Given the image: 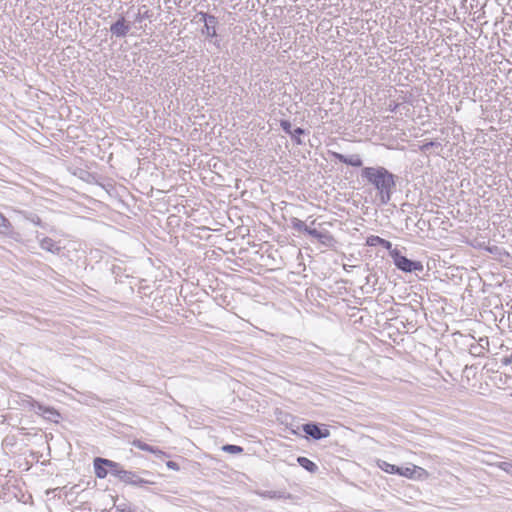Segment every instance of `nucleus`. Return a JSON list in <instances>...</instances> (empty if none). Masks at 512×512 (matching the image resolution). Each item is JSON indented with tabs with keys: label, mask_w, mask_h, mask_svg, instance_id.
I'll list each match as a JSON object with an SVG mask.
<instances>
[{
	"label": "nucleus",
	"mask_w": 512,
	"mask_h": 512,
	"mask_svg": "<svg viewBox=\"0 0 512 512\" xmlns=\"http://www.w3.org/2000/svg\"><path fill=\"white\" fill-rule=\"evenodd\" d=\"M361 177L375 188L381 204L386 205L391 201L396 189V175L383 166H375L364 167L361 170Z\"/></svg>",
	"instance_id": "obj_1"
},
{
	"label": "nucleus",
	"mask_w": 512,
	"mask_h": 512,
	"mask_svg": "<svg viewBox=\"0 0 512 512\" xmlns=\"http://www.w3.org/2000/svg\"><path fill=\"white\" fill-rule=\"evenodd\" d=\"M391 258L396 268L402 272L412 273L423 272L424 270L422 262L408 259L406 256L402 255L397 248L391 251Z\"/></svg>",
	"instance_id": "obj_2"
},
{
	"label": "nucleus",
	"mask_w": 512,
	"mask_h": 512,
	"mask_svg": "<svg viewBox=\"0 0 512 512\" xmlns=\"http://www.w3.org/2000/svg\"><path fill=\"white\" fill-rule=\"evenodd\" d=\"M199 21L204 22V27L201 30L202 35H205L206 38L214 39L212 42L217 47L220 48V40L218 39V34L216 27L219 23L218 18L214 15L208 14L206 12H199Z\"/></svg>",
	"instance_id": "obj_3"
},
{
	"label": "nucleus",
	"mask_w": 512,
	"mask_h": 512,
	"mask_svg": "<svg viewBox=\"0 0 512 512\" xmlns=\"http://www.w3.org/2000/svg\"><path fill=\"white\" fill-rule=\"evenodd\" d=\"M302 430L305 434L314 440L327 438L330 435L328 429L322 428L321 425L316 423H306L302 425Z\"/></svg>",
	"instance_id": "obj_4"
},
{
	"label": "nucleus",
	"mask_w": 512,
	"mask_h": 512,
	"mask_svg": "<svg viewBox=\"0 0 512 512\" xmlns=\"http://www.w3.org/2000/svg\"><path fill=\"white\" fill-rule=\"evenodd\" d=\"M130 28V23L126 21L123 15H121L118 20L110 26V32L112 36L123 38L127 36Z\"/></svg>",
	"instance_id": "obj_5"
},
{
	"label": "nucleus",
	"mask_w": 512,
	"mask_h": 512,
	"mask_svg": "<svg viewBox=\"0 0 512 512\" xmlns=\"http://www.w3.org/2000/svg\"><path fill=\"white\" fill-rule=\"evenodd\" d=\"M330 154L334 159H336L339 162L344 163L346 165H350L353 167H361L363 165V161H362L360 155H358V154L346 156L341 153L332 152V151H330Z\"/></svg>",
	"instance_id": "obj_6"
},
{
	"label": "nucleus",
	"mask_w": 512,
	"mask_h": 512,
	"mask_svg": "<svg viewBox=\"0 0 512 512\" xmlns=\"http://www.w3.org/2000/svg\"><path fill=\"white\" fill-rule=\"evenodd\" d=\"M120 481L125 484L134 485V486H143L145 484L150 483V481L141 478L138 474L132 471L124 470L119 478Z\"/></svg>",
	"instance_id": "obj_7"
},
{
	"label": "nucleus",
	"mask_w": 512,
	"mask_h": 512,
	"mask_svg": "<svg viewBox=\"0 0 512 512\" xmlns=\"http://www.w3.org/2000/svg\"><path fill=\"white\" fill-rule=\"evenodd\" d=\"M94 471L97 478L104 479L108 473V466H112L109 463V459L96 457L93 461Z\"/></svg>",
	"instance_id": "obj_8"
},
{
	"label": "nucleus",
	"mask_w": 512,
	"mask_h": 512,
	"mask_svg": "<svg viewBox=\"0 0 512 512\" xmlns=\"http://www.w3.org/2000/svg\"><path fill=\"white\" fill-rule=\"evenodd\" d=\"M36 413L53 423H58L61 418L60 413L55 408L44 406L43 404L42 406H38V411H36Z\"/></svg>",
	"instance_id": "obj_9"
},
{
	"label": "nucleus",
	"mask_w": 512,
	"mask_h": 512,
	"mask_svg": "<svg viewBox=\"0 0 512 512\" xmlns=\"http://www.w3.org/2000/svg\"><path fill=\"white\" fill-rule=\"evenodd\" d=\"M0 234L14 240H17L19 237V233L15 232L10 221L2 213H0Z\"/></svg>",
	"instance_id": "obj_10"
},
{
	"label": "nucleus",
	"mask_w": 512,
	"mask_h": 512,
	"mask_svg": "<svg viewBox=\"0 0 512 512\" xmlns=\"http://www.w3.org/2000/svg\"><path fill=\"white\" fill-rule=\"evenodd\" d=\"M40 247L52 254L58 255L61 252V247L50 237H43L39 241Z\"/></svg>",
	"instance_id": "obj_11"
},
{
	"label": "nucleus",
	"mask_w": 512,
	"mask_h": 512,
	"mask_svg": "<svg viewBox=\"0 0 512 512\" xmlns=\"http://www.w3.org/2000/svg\"><path fill=\"white\" fill-rule=\"evenodd\" d=\"M297 462L302 468L310 473H315L318 470V466L307 457L299 456L297 458Z\"/></svg>",
	"instance_id": "obj_12"
},
{
	"label": "nucleus",
	"mask_w": 512,
	"mask_h": 512,
	"mask_svg": "<svg viewBox=\"0 0 512 512\" xmlns=\"http://www.w3.org/2000/svg\"><path fill=\"white\" fill-rule=\"evenodd\" d=\"M132 445L142 451L150 452L153 454H163V452L161 450H159L158 448L151 446L141 440H134L132 442Z\"/></svg>",
	"instance_id": "obj_13"
},
{
	"label": "nucleus",
	"mask_w": 512,
	"mask_h": 512,
	"mask_svg": "<svg viewBox=\"0 0 512 512\" xmlns=\"http://www.w3.org/2000/svg\"><path fill=\"white\" fill-rule=\"evenodd\" d=\"M482 342H485L486 345L489 344V341H488V338H480L479 340V343L478 344H472L470 346V353L473 355V356H478V357H482L484 356V350H485V347L484 345H482Z\"/></svg>",
	"instance_id": "obj_14"
},
{
	"label": "nucleus",
	"mask_w": 512,
	"mask_h": 512,
	"mask_svg": "<svg viewBox=\"0 0 512 512\" xmlns=\"http://www.w3.org/2000/svg\"><path fill=\"white\" fill-rule=\"evenodd\" d=\"M257 494L262 498L267 499H282L290 497V495L286 496V493L283 491H272V490H265V491H259Z\"/></svg>",
	"instance_id": "obj_15"
},
{
	"label": "nucleus",
	"mask_w": 512,
	"mask_h": 512,
	"mask_svg": "<svg viewBox=\"0 0 512 512\" xmlns=\"http://www.w3.org/2000/svg\"><path fill=\"white\" fill-rule=\"evenodd\" d=\"M377 466L382 471L389 473V474H397L399 472V466H396L394 464H390L387 461L384 460H378Z\"/></svg>",
	"instance_id": "obj_16"
},
{
	"label": "nucleus",
	"mask_w": 512,
	"mask_h": 512,
	"mask_svg": "<svg viewBox=\"0 0 512 512\" xmlns=\"http://www.w3.org/2000/svg\"><path fill=\"white\" fill-rule=\"evenodd\" d=\"M153 16L152 12L146 8L145 5L138 9V13L135 15L134 22H142L145 19H150Z\"/></svg>",
	"instance_id": "obj_17"
},
{
	"label": "nucleus",
	"mask_w": 512,
	"mask_h": 512,
	"mask_svg": "<svg viewBox=\"0 0 512 512\" xmlns=\"http://www.w3.org/2000/svg\"><path fill=\"white\" fill-rule=\"evenodd\" d=\"M22 405L24 408L29 410L38 411V406H42L41 403L37 402L31 396H26L25 399L22 400Z\"/></svg>",
	"instance_id": "obj_18"
},
{
	"label": "nucleus",
	"mask_w": 512,
	"mask_h": 512,
	"mask_svg": "<svg viewBox=\"0 0 512 512\" xmlns=\"http://www.w3.org/2000/svg\"><path fill=\"white\" fill-rule=\"evenodd\" d=\"M416 466L412 467H399V472L397 475L406 477L408 479H414L415 478V472H416Z\"/></svg>",
	"instance_id": "obj_19"
},
{
	"label": "nucleus",
	"mask_w": 512,
	"mask_h": 512,
	"mask_svg": "<svg viewBox=\"0 0 512 512\" xmlns=\"http://www.w3.org/2000/svg\"><path fill=\"white\" fill-rule=\"evenodd\" d=\"M109 463L113 466H108L109 473H111L113 476L120 478L122 472L124 471L123 467L120 463L109 460Z\"/></svg>",
	"instance_id": "obj_20"
},
{
	"label": "nucleus",
	"mask_w": 512,
	"mask_h": 512,
	"mask_svg": "<svg viewBox=\"0 0 512 512\" xmlns=\"http://www.w3.org/2000/svg\"><path fill=\"white\" fill-rule=\"evenodd\" d=\"M305 130L301 127H297L293 130L292 134L290 135L293 142L297 145H302L303 141L301 140L300 136L305 134Z\"/></svg>",
	"instance_id": "obj_21"
},
{
	"label": "nucleus",
	"mask_w": 512,
	"mask_h": 512,
	"mask_svg": "<svg viewBox=\"0 0 512 512\" xmlns=\"http://www.w3.org/2000/svg\"><path fill=\"white\" fill-rule=\"evenodd\" d=\"M291 226L294 230H296L298 232H303V233H305L306 228H307V225L305 224V222H303L302 220L295 218V217L291 219Z\"/></svg>",
	"instance_id": "obj_22"
},
{
	"label": "nucleus",
	"mask_w": 512,
	"mask_h": 512,
	"mask_svg": "<svg viewBox=\"0 0 512 512\" xmlns=\"http://www.w3.org/2000/svg\"><path fill=\"white\" fill-rule=\"evenodd\" d=\"M439 147H442L440 142L429 141V142H426L423 145H421L419 149L422 153H426L432 148H439Z\"/></svg>",
	"instance_id": "obj_23"
},
{
	"label": "nucleus",
	"mask_w": 512,
	"mask_h": 512,
	"mask_svg": "<svg viewBox=\"0 0 512 512\" xmlns=\"http://www.w3.org/2000/svg\"><path fill=\"white\" fill-rule=\"evenodd\" d=\"M222 450L232 454H240L243 452V448L238 445L227 444L222 447Z\"/></svg>",
	"instance_id": "obj_24"
},
{
	"label": "nucleus",
	"mask_w": 512,
	"mask_h": 512,
	"mask_svg": "<svg viewBox=\"0 0 512 512\" xmlns=\"http://www.w3.org/2000/svg\"><path fill=\"white\" fill-rule=\"evenodd\" d=\"M382 240L383 238L377 235H370L366 238V245L370 247L381 245Z\"/></svg>",
	"instance_id": "obj_25"
},
{
	"label": "nucleus",
	"mask_w": 512,
	"mask_h": 512,
	"mask_svg": "<svg viewBox=\"0 0 512 512\" xmlns=\"http://www.w3.org/2000/svg\"><path fill=\"white\" fill-rule=\"evenodd\" d=\"M306 234L318 239V238H327V236L325 235V233L321 232V231H318L317 229H314V228H310L307 226L306 228V231H305Z\"/></svg>",
	"instance_id": "obj_26"
},
{
	"label": "nucleus",
	"mask_w": 512,
	"mask_h": 512,
	"mask_svg": "<svg viewBox=\"0 0 512 512\" xmlns=\"http://www.w3.org/2000/svg\"><path fill=\"white\" fill-rule=\"evenodd\" d=\"M280 126L285 133H287L289 135L292 134L293 130H292V125H291L290 121H288L286 119H282V120H280Z\"/></svg>",
	"instance_id": "obj_27"
},
{
	"label": "nucleus",
	"mask_w": 512,
	"mask_h": 512,
	"mask_svg": "<svg viewBox=\"0 0 512 512\" xmlns=\"http://www.w3.org/2000/svg\"><path fill=\"white\" fill-rule=\"evenodd\" d=\"M499 468L503 471H505L507 474L512 476V463L510 462H501L499 465Z\"/></svg>",
	"instance_id": "obj_28"
},
{
	"label": "nucleus",
	"mask_w": 512,
	"mask_h": 512,
	"mask_svg": "<svg viewBox=\"0 0 512 512\" xmlns=\"http://www.w3.org/2000/svg\"><path fill=\"white\" fill-rule=\"evenodd\" d=\"M502 366H511L512 365V352L508 355H505L500 360Z\"/></svg>",
	"instance_id": "obj_29"
},
{
	"label": "nucleus",
	"mask_w": 512,
	"mask_h": 512,
	"mask_svg": "<svg viewBox=\"0 0 512 512\" xmlns=\"http://www.w3.org/2000/svg\"><path fill=\"white\" fill-rule=\"evenodd\" d=\"M324 233L327 236V238H318V240L320 243L324 245H329L332 241H334V238L329 232L325 231Z\"/></svg>",
	"instance_id": "obj_30"
},
{
	"label": "nucleus",
	"mask_w": 512,
	"mask_h": 512,
	"mask_svg": "<svg viewBox=\"0 0 512 512\" xmlns=\"http://www.w3.org/2000/svg\"><path fill=\"white\" fill-rule=\"evenodd\" d=\"M383 248L389 251V255L391 256V251H394L395 248H392V243L386 239H383L381 245Z\"/></svg>",
	"instance_id": "obj_31"
},
{
	"label": "nucleus",
	"mask_w": 512,
	"mask_h": 512,
	"mask_svg": "<svg viewBox=\"0 0 512 512\" xmlns=\"http://www.w3.org/2000/svg\"><path fill=\"white\" fill-rule=\"evenodd\" d=\"M505 380L503 381V384H507L508 380L512 379V367L509 372L504 373Z\"/></svg>",
	"instance_id": "obj_32"
},
{
	"label": "nucleus",
	"mask_w": 512,
	"mask_h": 512,
	"mask_svg": "<svg viewBox=\"0 0 512 512\" xmlns=\"http://www.w3.org/2000/svg\"><path fill=\"white\" fill-rule=\"evenodd\" d=\"M167 466L170 468V469H173V470H178L179 469V466L176 462L174 461H168L167 462Z\"/></svg>",
	"instance_id": "obj_33"
},
{
	"label": "nucleus",
	"mask_w": 512,
	"mask_h": 512,
	"mask_svg": "<svg viewBox=\"0 0 512 512\" xmlns=\"http://www.w3.org/2000/svg\"><path fill=\"white\" fill-rule=\"evenodd\" d=\"M399 104H395L394 106L390 105V111L395 112L398 108Z\"/></svg>",
	"instance_id": "obj_34"
},
{
	"label": "nucleus",
	"mask_w": 512,
	"mask_h": 512,
	"mask_svg": "<svg viewBox=\"0 0 512 512\" xmlns=\"http://www.w3.org/2000/svg\"><path fill=\"white\" fill-rule=\"evenodd\" d=\"M34 223L37 224V225H40L41 224V219L39 217H37V220H35Z\"/></svg>",
	"instance_id": "obj_35"
},
{
	"label": "nucleus",
	"mask_w": 512,
	"mask_h": 512,
	"mask_svg": "<svg viewBox=\"0 0 512 512\" xmlns=\"http://www.w3.org/2000/svg\"><path fill=\"white\" fill-rule=\"evenodd\" d=\"M118 510H119L120 512H126V510L124 509V507L118 508Z\"/></svg>",
	"instance_id": "obj_36"
}]
</instances>
